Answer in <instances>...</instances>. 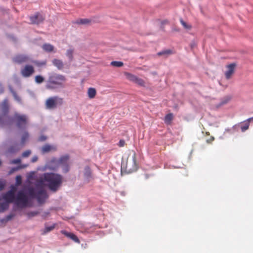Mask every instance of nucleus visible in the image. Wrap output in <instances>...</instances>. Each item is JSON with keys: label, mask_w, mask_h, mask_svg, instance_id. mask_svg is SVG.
<instances>
[{"label": "nucleus", "mask_w": 253, "mask_h": 253, "mask_svg": "<svg viewBox=\"0 0 253 253\" xmlns=\"http://www.w3.org/2000/svg\"><path fill=\"white\" fill-rule=\"evenodd\" d=\"M63 181L62 176L54 173H44L38 178L35 183L36 189L29 187L28 194L32 198H36L38 202L42 204L48 198L44 189L45 185L53 192H56L60 187Z\"/></svg>", "instance_id": "f257e3e1"}, {"label": "nucleus", "mask_w": 253, "mask_h": 253, "mask_svg": "<svg viewBox=\"0 0 253 253\" xmlns=\"http://www.w3.org/2000/svg\"><path fill=\"white\" fill-rule=\"evenodd\" d=\"M66 78L65 76L57 73H52L49 75L45 85L48 89H55L64 86Z\"/></svg>", "instance_id": "f03ea898"}, {"label": "nucleus", "mask_w": 253, "mask_h": 253, "mask_svg": "<svg viewBox=\"0 0 253 253\" xmlns=\"http://www.w3.org/2000/svg\"><path fill=\"white\" fill-rule=\"evenodd\" d=\"M63 104V99L57 96L49 97L45 102V106L49 109L56 108L58 106H61Z\"/></svg>", "instance_id": "7ed1b4c3"}, {"label": "nucleus", "mask_w": 253, "mask_h": 253, "mask_svg": "<svg viewBox=\"0 0 253 253\" xmlns=\"http://www.w3.org/2000/svg\"><path fill=\"white\" fill-rule=\"evenodd\" d=\"M17 188L16 186L11 185L10 189L6 193L3 194L1 196H0V201L3 199L7 203H11L15 202V193L17 191Z\"/></svg>", "instance_id": "20e7f679"}, {"label": "nucleus", "mask_w": 253, "mask_h": 253, "mask_svg": "<svg viewBox=\"0 0 253 253\" xmlns=\"http://www.w3.org/2000/svg\"><path fill=\"white\" fill-rule=\"evenodd\" d=\"M15 203L19 207H25L28 203V198L23 191H20L15 197Z\"/></svg>", "instance_id": "39448f33"}, {"label": "nucleus", "mask_w": 253, "mask_h": 253, "mask_svg": "<svg viewBox=\"0 0 253 253\" xmlns=\"http://www.w3.org/2000/svg\"><path fill=\"white\" fill-rule=\"evenodd\" d=\"M44 16L40 12H36L34 15L30 17V19L32 24H39L44 20Z\"/></svg>", "instance_id": "423d86ee"}, {"label": "nucleus", "mask_w": 253, "mask_h": 253, "mask_svg": "<svg viewBox=\"0 0 253 253\" xmlns=\"http://www.w3.org/2000/svg\"><path fill=\"white\" fill-rule=\"evenodd\" d=\"M34 72V67L30 65H26L21 71V75L25 78L30 77Z\"/></svg>", "instance_id": "0eeeda50"}, {"label": "nucleus", "mask_w": 253, "mask_h": 253, "mask_svg": "<svg viewBox=\"0 0 253 253\" xmlns=\"http://www.w3.org/2000/svg\"><path fill=\"white\" fill-rule=\"evenodd\" d=\"M69 159V156L65 155L61 157L59 160L57 161L58 165H62L64 167V171L65 172H67L69 170V166L67 165Z\"/></svg>", "instance_id": "6e6552de"}, {"label": "nucleus", "mask_w": 253, "mask_h": 253, "mask_svg": "<svg viewBox=\"0 0 253 253\" xmlns=\"http://www.w3.org/2000/svg\"><path fill=\"white\" fill-rule=\"evenodd\" d=\"M236 66L235 63H232L226 66L227 70L225 72V76L226 79L229 80L233 75L235 72V69Z\"/></svg>", "instance_id": "1a4fd4ad"}, {"label": "nucleus", "mask_w": 253, "mask_h": 253, "mask_svg": "<svg viewBox=\"0 0 253 253\" xmlns=\"http://www.w3.org/2000/svg\"><path fill=\"white\" fill-rule=\"evenodd\" d=\"M15 118L16 119L17 126L19 127L23 126H25L27 121V117L25 115H15Z\"/></svg>", "instance_id": "9d476101"}, {"label": "nucleus", "mask_w": 253, "mask_h": 253, "mask_svg": "<svg viewBox=\"0 0 253 253\" xmlns=\"http://www.w3.org/2000/svg\"><path fill=\"white\" fill-rule=\"evenodd\" d=\"M61 233L62 234L64 235L67 237H68V238L71 239V240H72L73 241H74L75 242L77 243H80V240L77 237V236L76 235H75L74 234L71 233V232H68L65 230H61Z\"/></svg>", "instance_id": "9b49d317"}, {"label": "nucleus", "mask_w": 253, "mask_h": 253, "mask_svg": "<svg viewBox=\"0 0 253 253\" xmlns=\"http://www.w3.org/2000/svg\"><path fill=\"white\" fill-rule=\"evenodd\" d=\"M28 60L29 57L24 55H17L13 59L14 62L18 64L26 62L28 61Z\"/></svg>", "instance_id": "f8f14e48"}, {"label": "nucleus", "mask_w": 253, "mask_h": 253, "mask_svg": "<svg viewBox=\"0 0 253 253\" xmlns=\"http://www.w3.org/2000/svg\"><path fill=\"white\" fill-rule=\"evenodd\" d=\"M52 64L54 66L58 68L59 70H62L64 67V64L63 62L59 59H54L52 61Z\"/></svg>", "instance_id": "ddd939ff"}, {"label": "nucleus", "mask_w": 253, "mask_h": 253, "mask_svg": "<svg viewBox=\"0 0 253 253\" xmlns=\"http://www.w3.org/2000/svg\"><path fill=\"white\" fill-rule=\"evenodd\" d=\"M56 148L54 146H51L48 144L44 145L42 148V151L43 153H45L50 152L52 150H55Z\"/></svg>", "instance_id": "4468645a"}, {"label": "nucleus", "mask_w": 253, "mask_h": 253, "mask_svg": "<svg viewBox=\"0 0 253 253\" xmlns=\"http://www.w3.org/2000/svg\"><path fill=\"white\" fill-rule=\"evenodd\" d=\"M173 119V115L172 113H169L166 115L164 118L165 123L169 125L171 124V122Z\"/></svg>", "instance_id": "2eb2a0df"}, {"label": "nucleus", "mask_w": 253, "mask_h": 253, "mask_svg": "<svg viewBox=\"0 0 253 253\" xmlns=\"http://www.w3.org/2000/svg\"><path fill=\"white\" fill-rule=\"evenodd\" d=\"M1 109L4 114H7L8 112L9 106L8 100L4 99L1 104Z\"/></svg>", "instance_id": "dca6fc26"}, {"label": "nucleus", "mask_w": 253, "mask_h": 253, "mask_svg": "<svg viewBox=\"0 0 253 253\" xmlns=\"http://www.w3.org/2000/svg\"><path fill=\"white\" fill-rule=\"evenodd\" d=\"M87 95L90 99L94 98L96 94V90L94 88L89 87L87 90Z\"/></svg>", "instance_id": "f3484780"}, {"label": "nucleus", "mask_w": 253, "mask_h": 253, "mask_svg": "<svg viewBox=\"0 0 253 253\" xmlns=\"http://www.w3.org/2000/svg\"><path fill=\"white\" fill-rule=\"evenodd\" d=\"M125 76L126 77V78L129 80V81H131V82H132L133 83L135 82V81H136L137 77H136V76L131 74V73H128V72H125L124 73Z\"/></svg>", "instance_id": "a211bd4d"}, {"label": "nucleus", "mask_w": 253, "mask_h": 253, "mask_svg": "<svg viewBox=\"0 0 253 253\" xmlns=\"http://www.w3.org/2000/svg\"><path fill=\"white\" fill-rule=\"evenodd\" d=\"M173 53V52L171 49H167L160 51L157 53L158 56H168V55H171Z\"/></svg>", "instance_id": "6ab92c4d"}, {"label": "nucleus", "mask_w": 253, "mask_h": 253, "mask_svg": "<svg viewBox=\"0 0 253 253\" xmlns=\"http://www.w3.org/2000/svg\"><path fill=\"white\" fill-rule=\"evenodd\" d=\"M91 22V20L88 19H80L78 20H77L75 23L78 24H83V25H86L89 24Z\"/></svg>", "instance_id": "aec40b11"}, {"label": "nucleus", "mask_w": 253, "mask_h": 253, "mask_svg": "<svg viewBox=\"0 0 253 253\" xmlns=\"http://www.w3.org/2000/svg\"><path fill=\"white\" fill-rule=\"evenodd\" d=\"M43 49L47 52H51L54 49V46L49 43H45L42 46Z\"/></svg>", "instance_id": "412c9836"}, {"label": "nucleus", "mask_w": 253, "mask_h": 253, "mask_svg": "<svg viewBox=\"0 0 253 253\" xmlns=\"http://www.w3.org/2000/svg\"><path fill=\"white\" fill-rule=\"evenodd\" d=\"M9 207V204L5 201L3 203H0V212H3L6 210Z\"/></svg>", "instance_id": "4be33fe9"}, {"label": "nucleus", "mask_w": 253, "mask_h": 253, "mask_svg": "<svg viewBox=\"0 0 253 253\" xmlns=\"http://www.w3.org/2000/svg\"><path fill=\"white\" fill-rule=\"evenodd\" d=\"M244 124L241 126V129L242 132H244L248 129L250 126V123L247 121L243 122Z\"/></svg>", "instance_id": "5701e85b"}, {"label": "nucleus", "mask_w": 253, "mask_h": 253, "mask_svg": "<svg viewBox=\"0 0 253 253\" xmlns=\"http://www.w3.org/2000/svg\"><path fill=\"white\" fill-rule=\"evenodd\" d=\"M110 64L113 66L117 67H121L124 65V63L123 62L117 61H112Z\"/></svg>", "instance_id": "b1692460"}, {"label": "nucleus", "mask_w": 253, "mask_h": 253, "mask_svg": "<svg viewBox=\"0 0 253 253\" xmlns=\"http://www.w3.org/2000/svg\"><path fill=\"white\" fill-rule=\"evenodd\" d=\"M40 213L39 211H32L28 212L26 214L29 218L34 217Z\"/></svg>", "instance_id": "393cba45"}, {"label": "nucleus", "mask_w": 253, "mask_h": 253, "mask_svg": "<svg viewBox=\"0 0 253 253\" xmlns=\"http://www.w3.org/2000/svg\"><path fill=\"white\" fill-rule=\"evenodd\" d=\"M73 49H68L66 52L67 56L69 58V59L72 61L73 59Z\"/></svg>", "instance_id": "a878e982"}, {"label": "nucleus", "mask_w": 253, "mask_h": 253, "mask_svg": "<svg viewBox=\"0 0 253 253\" xmlns=\"http://www.w3.org/2000/svg\"><path fill=\"white\" fill-rule=\"evenodd\" d=\"M180 22L182 25L186 29L190 30L191 29L192 26L190 25L187 24L182 19H180Z\"/></svg>", "instance_id": "bb28decb"}, {"label": "nucleus", "mask_w": 253, "mask_h": 253, "mask_svg": "<svg viewBox=\"0 0 253 253\" xmlns=\"http://www.w3.org/2000/svg\"><path fill=\"white\" fill-rule=\"evenodd\" d=\"M84 170H85V171H84V175L87 178L90 177L91 176V170H90V168L89 167H86L85 168Z\"/></svg>", "instance_id": "cd10ccee"}, {"label": "nucleus", "mask_w": 253, "mask_h": 253, "mask_svg": "<svg viewBox=\"0 0 253 253\" xmlns=\"http://www.w3.org/2000/svg\"><path fill=\"white\" fill-rule=\"evenodd\" d=\"M35 81L38 84H41L44 81V78L42 76L38 75L35 77Z\"/></svg>", "instance_id": "c85d7f7f"}, {"label": "nucleus", "mask_w": 253, "mask_h": 253, "mask_svg": "<svg viewBox=\"0 0 253 253\" xmlns=\"http://www.w3.org/2000/svg\"><path fill=\"white\" fill-rule=\"evenodd\" d=\"M134 83L140 85V86H144V84H145V82L144 81L140 79V78H137L136 81H135Z\"/></svg>", "instance_id": "c756f323"}, {"label": "nucleus", "mask_w": 253, "mask_h": 253, "mask_svg": "<svg viewBox=\"0 0 253 253\" xmlns=\"http://www.w3.org/2000/svg\"><path fill=\"white\" fill-rule=\"evenodd\" d=\"M29 137V134L27 132H25L22 135V139H21V143L22 144H24L25 142V141L27 140V139Z\"/></svg>", "instance_id": "7c9ffc66"}, {"label": "nucleus", "mask_w": 253, "mask_h": 253, "mask_svg": "<svg viewBox=\"0 0 253 253\" xmlns=\"http://www.w3.org/2000/svg\"><path fill=\"white\" fill-rule=\"evenodd\" d=\"M22 183V178L21 176L17 175L16 177V184L14 186L17 187L18 185H20ZM17 188V187H16Z\"/></svg>", "instance_id": "2f4dec72"}, {"label": "nucleus", "mask_w": 253, "mask_h": 253, "mask_svg": "<svg viewBox=\"0 0 253 253\" xmlns=\"http://www.w3.org/2000/svg\"><path fill=\"white\" fill-rule=\"evenodd\" d=\"M14 216V215L13 214H10L9 215H8L5 217V218H3V219H1L0 221L1 222H7V221H9V220H10Z\"/></svg>", "instance_id": "473e14b6"}, {"label": "nucleus", "mask_w": 253, "mask_h": 253, "mask_svg": "<svg viewBox=\"0 0 253 253\" xmlns=\"http://www.w3.org/2000/svg\"><path fill=\"white\" fill-rule=\"evenodd\" d=\"M31 154V151L30 150H26L22 153V156L23 158H26L29 156Z\"/></svg>", "instance_id": "72a5a7b5"}, {"label": "nucleus", "mask_w": 253, "mask_h": 253, "mask_svg": "<svg viewBox=\"0 0 253 253\" xmlns=\"http://www.w3.org/2000/svg\"><path fill=\"white\" fill-rule=\"evenodd\" d=\"M5 186V181L4 180L0 179V191L2 190Z\"/></svg>", "instance_id": "f704fd0d"}, {"label": "nucleus", "mask_w": 253, "mask_h": 253, "mask_svg": "<svg viewBox=\"0 0 253 253\" xmlns=\"http://www.w3.org/2000/svg\"><path fill=\"white\" fill-rule=\"evenodd\" d=\"M21 163V160L20 159H16L12 160L10 161L11 164H18Z\"/></svg>", "instance_id": "c9c22d12"}, {"label": "nucleus", "mask_w": 253, "mask_h": 253, "mask_svg": "<svg viewBox=\"0 0 253 253\" xmlns=\"http://www.w3.org/2000/svg\"><path fill=\"white\" fill-rule=\"evenodd\" d=\"M19 149V148L17 146H16V149L14 148V146H12L9 149V152L10 153H14V152L18 151Z\"/></svg>", "instance_id": "e433bc0d"}, {"label": "nucleus", "mask_w": 253, "mask_h": 253, "mask_svg": "<svg viewBox=\"0 0 253 253\" xmlns=\"http://www.w3.org/2000/svg\"><path fill=\"white\" fill-rule=\"evenodd\" d=\"M54 228V225L49 226V227H46L45 228L44 232V233L48 232L52 230Z\"/></svg>", "instance_id": "4c0bfd02"}, {"label": "nucleus", "mask_w": 253, "mask_h": 253, "mask_svg": "<svg viewBox=\"0 0 253 253\" xmlns=\"http://www.w3.org/2000/svg\"><path fill=\"white\" fill-rule=\"evenodd\" d=\"M46 137L45 136H44V135H41L39 138V140L40 141H43L44 140H45L46 139Z\"/></svg>", "instance_id": "58836bf2"}, {"label": "nucleus", "mask_w": 253, "mask_h": 253, "mask_svg": "<svg viewBox=\"0 0 253 253\" xmlns=\"http://www.w3.org/2000/svg\"><path fill=\"white\" fill-rule=\"evenodd\" d=\"M38 160V157L36 156H34L32 159H31V162L32 163H35Z\"/></svg>", "instance_id": "ea45409f"}, {"label": "nucleus", "mask_w": 253, "mask_h": 253, "mask_svg": "<svg viewBox=\"0 0 253 253\" xmlns=\"http://www.w3.org/2000/svg\"><path fill=\"white\" fill-rule=\"evenodd\" d=\"M124 144H125V141L124 140H120V141H119V146L120 147H123L124 146Z\"/></svg>", "instance_id": "a19ab883"}, {"label": "nucleus", "mask_w": 253, "mask_h": 253, "mask_svg": "<svg viewBox=\"0 0 253 253\" xmlns=\"http://www.w3.org/2000/svg\"><path fill=\"white\" fill-rule=\"evenodd\" d=\"M214 140V137L213 136H211V138L207 140V142L208 143H211Z\"/></svg>", "instance_id": "79ce46f5"}, {"label": "nucleus", "mask_w": 253, "mask_h": 253, "mask_svg": "<svg viewBox=\"0 0 253 253\" xmlns=\"http://www.w3.org/2000/svg\"><path fill=\"white\" fill-rule=\"evenodd\" d=\"M132 160H133V163L134 164H136V154L135 153H133V155H132Z\"/></svg>", "instance_id": "37998d69"}, {"label": "nucleus", "mask_w": 253, "mask_h": 253, "mask_svg": "<svg viewBox=\"0 0 253 253\" xmlns=\"http://www.w3.org/2000/svg\"><path fill=\"white\" fill-rule=\"evenodd\" d=\"M49 214V213L48 212H45L44 214L42 215V216L44 217H46Z\"/></svg>", "instance_id": "c03bdc74"}, {"label": "nucleus", "mask_w": 253, "mask_h": 253, "mask_svg": "<svg viewBox=\"0 0 253 253\" xmlns=\"http://www.w3.org/2000/svg\"><path fill=\"white\" fill-rule=\"evenodd\" d=\"M18 169V168H12V169H11L10 170V173H12L14 171L17 170Z\"/></svg>", "instance_id": "a18cd8bd"}, {"label": "nucleus", "mask_w": 253, "mask_h": 253, "mask_svg": "<svg viewBox=\"0 0 253 253\" xmlns=\"http://www.w3.org/2000/svg\"><path fill=\"white\" fill-rule=\"evenodd\" d=\"M120 194L122 196H125L126 194V192L125 191H121L120 192Z\"/></svg>", "instance_id": "49530a36"}, {"label": "nucleus", "mask_w": 253, "mask_h": 253, "mask_svg": "<svg viewBox=\"0 0 253 253\" xmlns=\"http://www.w3.org/2000/svg\"><path fill=\"white\" fill-rule=\"evenodd\" d=\"M249 123H250V122L251 121H253V117H252V118H249L247 120Z\"/></svg>", "instance_id": "de8ad7c7"}, {"label": "nucleus", "mask_w": 253, "mask_h": 253, "mask_svg": "<svg viewBox=\"0 0 253 253\" xmlns=\"http://www.w3.org/2000/svg\"><path fill=\"white\" fill-rule=\"evenodd\" d=\"M2 117H1V116H0V123L2 121Z\"/></svg>", "instance_id": "09e8293b"}, {"label": "nucleus", "mask_w": 253, "mask_h": 253, "mask_svg": "<svg viewBox=\"0 0 253 253\" xmlns=\"http://www.w3.org/2000/svg\"><path fill=\"white\" fill-rule=\"evenodd\" d=\"M46 64L45 62H44L41 64V65H45Z\"/></svg>", "instance_id": "8fccbe9b"}, {"label": "nucleus", "mask_w": 253, "mask_h": 253, "mask_svg": "<svg viewBox=\"0 0 253 253\" xmlns=\"http://www.w3.org/2000/svg\"><path fill=\"white\" fill-rule=\"evenodd\" d=\"M52 161H53V162H55L56 160H52Z\"/></svg>", "instance_id": "3c124183"}, {"label": "nucleus", "mask_w": 253, "mask_h": 253, "mask_svg": "<svg viewBox=\"0 0 253 253\" xmlns=\"http://www.w3.org/2000/svg\"><path fill=\"white\" fill-rule=\"evenodd\" d=\"M13 94H14V95L15 96V97H16V94H15V93H14Z\"/></svg>", "instance_id": "603ef678"}, {"label": "nucleus", "mask_w": 253, "mask_h": 253, "mask_svg": "<svg viewBox=\"0 0 253 253\" xmlns=\"http://www.w3.org/2000/svg\"><path fill=\"white\" fill-rule=\"evenodd\" d=\"M206 134L209 135L210 133L209 132H206Z\"/></svg>", "instance_id": "864d4df0"}, {"label": "nucleus", "mask_w": 253, "mask_h": 253, "mask_svg": "<svg viewBox=\"0 0 253 253\" xmlns=\"http://www.w3.org/2000/svg\"><path fill=\"white\" fill-rule=\"evenodd\" d=\"M33 63H37L36 61H33Z\"/></svg>", "instance_id": "5fc2aeb1"}]
</instances>
